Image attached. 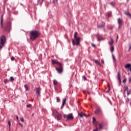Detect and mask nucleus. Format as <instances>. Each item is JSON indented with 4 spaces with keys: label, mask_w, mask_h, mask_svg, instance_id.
I'll return each mask as SVG.
<instances>
[{
    "label": "nucleus",
    "mask_w": 131,
    "mask_h": 131,
    "mask_svg": "<svg viewBox=\"0 0 131 131\" xmlns=\"http://www.w3.org/2000/svg\"><path fill=\"white\" fill-rule=\"evenodd\" d=\"M40 35V32L38 30H33L30 32V38L31 40H35Z\"/></svg>",
    "instance_id": "f257e3e1"
},
{
    "label": "nucleus",
    "mask_w": 131,
    "mask_h": 131,
    "mask_svg": "<svg viewBox=\"0 0 131 131\" xmlns=\"http://www.w3.org/2000/svg\"><path fill=\"white\" fill-rule=\"evenodd\" d=\"M74 39L72 40L73 46H79L80 43V38L77 37V32H76L74 34Z\"/></svg>",
    "instance_id": "f03ea898"
},
{
    "label": "nucleus",
    "mask_w": 131,
    "mask_h": 131,
    "mask_svg": "<svg viewBox=\"0 0 131 131\" xmlns=\"http://www.w3.org/2000/svg\"><path fill=\"white\" fill-rule=\"evenodd\" d=\"M6 41L7 39L5 35H3L0 37V51H1L2 49L4 47V46H5Z\"/></svg>",
    "instance_id": "7ed1b4c3"
},
{
    "label": "nucleus",
    "mask_w": 131,
    "mask_h": 131,
    "mask_svg": "<svg viewBox=\"0 0 131 131\" xmlns=\"http://www.w3.org/2000/svg\"><path fill=\"white\" fill-rule=\"evenodd\" d=\"M95 127L98 130V131H101L103 129V127H104V123L97 122L95 124Z\"/></svg>",
    "instance_id": "20e7f679"
},
{
    "label": "nucleus",
    "mask_w": 131,
    "mask_h": 131,
    "mask_svg": "<svg viewBox=\"0 0 131 131\" xmlns=\"http://www.w3.org/2000/svg\"><path fill=\"white\" fill-rule=\"evenodd\" d=\"M54 85H57V86L55 87V90L56 92H58L59 90H61V84H59L58 81L56 80H53Z\"/></svg>",
    "instance_id": "39448f33"
},
{
    "label": "nucleus",
    "mask_w": 131,
    "mask_h": 131,
    "mask_svg": "<svg viewBox=\"0 0 131 131\" xmlns=\"http://www.w3.org/2000/svg\"><path fill=\"white\" fill-rule=\"evenodd\" d=\"M53 113L54 114L55 119H57V120H61V119H62V115L57 112V111H54Z\"/></svg>",
    "instance_id": "423d86ee"
},
{
    "label": "nucleus",
    "mask_w": 131,
    "mask_h": 131,
    "mask_svg": "<svg viewBox=\"0 0 131 131\" xmlns=\"http://www.w3.org/2000/svg\"><path fill=\"white\" fill-rule=\"evenodd\" d=\"M94 113L96 114V115H99V116L103 115V112H102V109L99 106L96 108Z\"/></svg>",
    "instance_id": "0eeeda50"
},
{
    "label": "nucleus",
    "mask_w": 131,
    "mask_h": 131,
    "mask_svg": "<svg viewBox=\"0 0 131 131\" xmlns=\"http://www.w3.org/2000/svg\"><path fill=\"white\" fill-rule=\"evenodd\" d=\"M35 91L37 97H40V92L41 91V88L40 87L35 88Z\"/></svg>",
    "instance_id": "6e6552de"
},
{
    "label": "nucleus",
    "mask_w": 131,
    "mask_h": 131,
    "mask_svg": "<svg viewBox=\"0 0 131 131\" xmlns=\"http://www.w3.org/2000/svg\"><path fill=\"white\" fill-rule=\"evenodd\" d=\"M64 118H67V120H72L73 119V115L72 114H69L68 115H63Z\"/></svg>",
    "instance_id": "1a4fd4ad"
},
{
    "label": "nucleus",
    "mask_w": 131,
    "mask_h": 131,
    "mask_svg": "<svg viewBox=\"0 0 131 131\" xmlns=\"http://www.w3.org/2000/svg\"><path fill=\"white\" fill-rule=\"evenodd\" d=\"M58 66L59 68H56V70L57 71L58 73L61 74L63 72V67L62 66V63Z\"/></svg>",
    "instance_id": "9d476101"
},
{
    "label": "nucleus",
    "mask_w": 131,
    "mask_h": 131,
    "mask_svg": "<svg viewBox=\"0 0 131 131\" xmlns=\"http://www.w3.org/2000/svg\"><path fill=\"white\" fill-rule=\"evenodd\" d=\"M11 25H12V23L11 21H9L7 24V26L4 28V30L6 31V30H8L9 28H11Z\"/></svg>",
    "instance_id": "9b49d317"
},
{
    "label": "nucleus",
    "mask_w": 131,
    "mask_h": 131,
    "mask_svg": "<svg viewBox=\"0 0 131 131\" xmlns=\"http://www.w3.org/2000/svg\"><path fill=\"white\" fill-rule=\"evenodd\" d=\"M117 21H118V24L119 25L118 29H119V28H120V27H121V25H122V22H123V21H122V20L121 19H120V18H118Z\"/></svg>",
    "instance_id": "f8f14e48"
},
{
    "label": "nucleus",
    "mask_w": 131,
    "mask_h": 131,
    "mask_svg": "<svg viewBox=\"0 0 131 131\" xmlns=\"http://www.w3.org/2000/svg\"><path fill=\"white\" fill-rule=\"evenodd\" d=\"M52 64H56V65H58V66H59V65H61V62H58V61H57L55 59H52Z\"/></svg>",
    "instance_id": "ddd939ff"
},
{
    "label": "nucleus",
    "mask_w": 131,
    "mask_h": 131,
    "mask_svg": "<svg viewBox=\"0 0 131 131\" xmlns=\"http://www.w3.org/2000/svg\"><path fill=\"white\" fill-rule=\"evenodd\" d=\"M117 79L118 80L119 83H121V76H120V72H118L117 73Z\"/></svg>",
    "instance_id": "4468645a"
},
{
    "label": "nucleus",
    "mask_w": 131,
    "mask_h": 131,
    "mask_svg": "<svg viewBox=\"0 0 131 131\" xmlns=\"http://www.w3.org/2000/svg\"><path fill=\"white\" fill-rule=\"evenodd\" d=\"M4 16L3 15H2V17H1V21H0V24H1V27L2 28H4V25H3V23H4Z\"/></svg>",
    "instance_id": "2eb2a0df"
},
{
    "label": "nucleus",
    "mask_w": 131,
    "mask_h": 131,
    "mask_svg": "<svg viewBox=\"0 0 131 131\" xmlns=\"http://www.w3.org/2000/svg\"><path fill=\"white\" fill-rule=\"evenodd\" d=\"M125 68L126 69H129V71L131 72V64L130 63H127L125 66Z\"/></svg>",
    "instance_id": "dca6fc26"
},
{
    "label": "nucleus",
    "mask_w": 131,
    "mask_h": 131,
    "mask_svg": "<svg viewBox=\"0 0 131 131\" xmlns=\"http://www.w3.org/2000/svg\"><path fill=\"white\" fill-rule=\"evenodd\" d=\"M94 62L96 65H99L100 67H102V68L104 67V66L101 64V63H100V61H99L98 60H95Z\"/></svg>",
    "instance_id": "f3484780"
},
{
    "label": "nucleus",
    "mask_w": 131,
    "mask_h": 131,
    "mask_svg": "<svg viewBox=\"0 0 131 131\" xmlns=\"http://www.w3.org/2000/svg\"><path fill=\"white\" fill-rule=\"evenodd\" d=\"M105 22L101 21V25L97 26L98 28H104L105 27Z\"/></svg>",
    "instance_id": "a211bd4d"
},
{
    "label": "nucleus",
    "mask_w": 131,
    "mask_h": 131,
    "mask_svg": "<svg viewBox=\"0 0 131 131\" xmlns=\"http://www.w3.org/2000/svg\"><path fill=\"white\" fill-rule=\"evenodd\" d=\"M97 40H98V41H101V40H103V37H102V36H101L100 35H97Z\"/></svg>",
    "instance_id": "6ab92c4d"
},
{
    "label": "nucleus",
    "mask_w": 131,
    "mask_h": 131,
    "mask_svg": "<svg viewBox=\"0 0 131 131\" xmlns=\"http://www.w3.org/2000/svg\"><path fill=\"white\" fill-rule=\"evenodd\" d=\"M78 116H80V117H81V118H82L83 117V116H85V114L82 112H80V113H78Z\"/></svg>",
    "instance_id": "aec40b11"
},
{
    "label": "nucleus",
    "mask_w": 131,
    "mask_h": 131,
    "mask_svg": "<svg viewBox=\"0 0 131 131\" xmlns=\"http://www.w3.org/2000/svg\"><path fill=\"white\" fill-rule=\"evenodd\" d=\"M125 14L126 15V16H128L130 18H131V14L128 12V10L124 11Z\"/></svg>",
    "instance_id": "412c9836"
},
{
    "label": "nucleus",
    "mask_w": 131,
    "mask_h": 131,
    "mask_svg": "<svg viewBox=\"0 0 131 131\" xmlns=\"http://www.w3.org/2000/svg\"><path fill=\"white\" fill-rule=\"evenodd\" d=\"M24 88L26 90V92H28V91L29 90V87L28 86V85L27 84H25Z\"/></svg>",
    "instance_id": "4be33fe9"
},
{
    "label": "nucleus",
    "mask_w": 131,
    "mask_h": 131,
    "mask_svg": "<svg viewBox=\"0 0 131 131\" xmlns=\"http://www.w3.org/2000/svg\"><path fill=\"white\" fill-rule=\"evenodd\" d=\"M106 16L107 17H111L112 16V12H108L106 13Z\"/></svg>",
    "instance_id": "5701e85b"
},
{
    "label": "nucleus",
    "mask_w": 131,
    "mask_h": 131,
    "mask_svg": "<svg viewBox=\"0 0 131 131\" xmlns=\"http://www.w3.org/2000/svg\"><path fill=\"white\" fill-rule=\"evenodd\" d=\"M114 42V41L113 40V38H111V41L108 42V43L110 46H112L113 45V43Z\"/></svg>",
    "instance_id": "b1692460"
},
{
    "label": "nucleus",
    "mask_w": 131,
    "mask_h": 131,
    "mask_svg": "<svg viewBox=\"0 0 131 131\" xmlns=\"http://www.w3.org/2000/svg\"><path fill=\"white\" fill-rule=\"evenodd\" d=\"M124 91V92H127L128 91V87H127V86L125 85L123 88Z\"/></svg>",
    "instance_id": "393cba45"
},
{
    "label": "nucleus",
    "mask_w": 131,
    "mask_h": 131,
    "mask_svg": "<svg viewBox=\"0 0 131 131\" xmlns=\"http://www.w3.org/2000/svg\"><path fill=\"white\" fill-rule=\"evenodd\" d=\"M65 103H66V99H63L62 100V106H64L65 105Z\"/></svg>",
    "instance_id": "a878e982"
},
{
    "label": "nucleus",
    "mask_w": 131,
    "mask_h": 131,
    "mask_svg": "<svg viewBox=\"0 0 131 131\" xmlns=\"http://www.w3.org/2000/svg\"><path fill=\"white\" fill-rule=\"evenodd\" d=\"M114 51V47L111 46V52L112 53Z\"/></svg>",
    "instance_id": "bb28decb"
},
{
    "label": "nucleus",
    "mask_w": 131,
    "mask_h": 131,
    "mask_svg": "<svg viewBox=\"0 0 131 131\" xmlns=\"http://www.w3.org/2000/svg\"><path fill=\"white\" fill-rule=\"evenodd\" d=\"M8 124L9 126V130H11V121H9L8 122Z\"/></svg>",
    "instance_id": "cd10ccee"
},
{
    "label": "nucleus",
    "mask_w": 131,
    "mask_h": 131,
    "mask_svg": "<svg viewBox=\"0 0 131 131\" xmlns=\"http://www.w3.org/2000/svg\"><path fill=\"white\" fill-rule=\"evenodd\" d=\"M9 80H10V81H14V77H10L9 78Z\"/></svg>",
    "instance_id": "c85d7f7f"
},
{
    "label": "nucleus",
    "mask_w": 131,
    "mask_h": 131,
    "mask_svg": "<svg viewBox=\"0 0 131 131\" xmlns=\"http://www.w3.org/2000/svg\"><path fill=\"white\" fill-rule=\"evenodd\" d=\"M92 121L93 123H95V122H96V118H95V117L92 118Z\"/></svg>",
    "instance_id": "c756f323"
},
{
    "label": "nucleus",
    "mask_w": 131,
    "mask_h": 131,
    "mask_svg": "<svg viewBox=\"0 0 131 131\" xmlns=\"http://www.w3.org/2000/svg\"><path fill=\"white\" fill-rule=\"evenodd\" d=\"M110 5H111L112 6H114L115 5V2H112L110 3Z\"/></svg>",
    "instance_id": "7c9ffc66"
},
{
    "label": "nucleus",
    "mask_w": 131,
    "mask_h": 131,
    "mask_svg": "<svg viewBox=\"0 0 131 131\" xmlns=\"http://www.w3.org/2000/svg\"><path fill=\"white\" fill-rule=\"evenodd\" d=\"M20 120L21 122H24V118H23V117L20 118Z\"/></svg>",
    "instance_id": "2f4dec72"
},
{
    "label": "nucleus",
    "mask_w": 131,
    "mask_h": 131,
    "mask_svg": "<svg viewBox=\"0 0 131 131\" xmlns=\"http://www.w3.org/2000/svg\"><path fill=\"white\" fill-rule=\"evenodd\" d=\"M53 4H56V3H58V0H53Z\"/></svg>",
    "instance_id": "473e14b6"
},
{
    "label": "nucleus",
    "mask_w": 131,
    "mask_h": 131,
    "mask_svg": "<svg viewBox=\"0 0 131 131\" xmlns=\"http://www.w3.org/2000/svg\"><path fill=\"white\" fill-rule=\"evenodd\" d=\"M11 61H14L15 60V57H14V56H12L11 57Z\"/></svg>",
    "instance_id": "72a5a7b5"
},
{
    "label": "nucleus",
    "mask_w": 131,
    "mask_h": 131,
    "mask_svg": "<svg viewBox=\"0 0 131 131\" xmlns=\"http://www.w3.org/2000/svg\"><path fill=\"white\" fill-rule=\"evenodd\" d=\"M113 59L114 61H115L116 59H115V56H114V55H112Z\"/></svg>",
    "instance_id": "f704fd0d"
},
{
    "label": "nucleus",
    "mask_w": 131,
    "mask_h": 131,
    "mask_svg": "<svg viewBox=\"0 0 131 131\" xmlns=\"http://www.w3.org/2000/svg\"><path fill=\"white\" fill-rule=\"evenodd\" d=\"M4 82L5 83H8V79H5Z\"/></svg>",
    "instance_id": "c9c22d12"
},
{
    "label": "nucleus",
    "mask_w": 131,
    "mask_h": 131,
    "mask_svg": "<svg viewBox=\"0 0 131 131\" xmlns=\"http://www.w3.org/2000/svg\"><path fill=\"white\" fill-rule=\"evenodd\" d=\"M27 108H30L31 107V104H29L27 105Z\"/></svg>",
    "instance_id": "e433bc0d"
},
{
    "label": "nucleus",
    "mask_w": 131,
    "mask_h": 131,
    "mask_svg": "<svg viewBox=\"0 0 131 131\" xmlns=\"http://www.w3.org/2000/svg\"><path fill=\"white\" fill-rule=\"evenodd\" d=\"M82 78H83L84 80H86V77H85V76H82Z\"/></svg>",
    "instance_id": "4c0bfd02"
},
{
    "label": "nucleus",
    "mask_w": 131,
    "mask_h": 131,
    "mask_svg": "<svg viewBox=\"0 0 131 131\" xmlns=\"http://www.w3.org/2000/svg\"><path fill=\"white\" fill-rule=\"evenodd\" d=\"M101 64H104V59H101Z\"/></svg>",
    "instance_id": "58836bf2"
},
{
    "label": "nucleus",
    "mask_w": 131,
    "mask_h": 131,
    "mask_svg": "<svg viewBox=\"0 0 131 131\" xmlns=\"http://www.w3.org/2000/svg\"><path fill=\"white\" fill-rule=\"evenodd\" d=\"M92 47H93V48H95L96 47V45H95V44H92Z\"/></svg>",
    "instance_id": "ea45409f"
},
{
    "label": "nucleus",
    "mask_w": 131,
    "mask_h": 131,
    "mask_svg": "<svg viewBox=\"0 0 131 131\" xmlns=\"http://www.w3.org/2000/svg\"><path fill=\"white\" fill-rule=\"evenodd\" d=\"M19 125L21 126V127H23V124L21 123H19Z\"/></svg>",
    "instance_id": "a19ab883"
},
{
    "label": "nucleus",
    "mask_w": 131,
    "mask_h": 131,
    "mask_svg": "<svg viewBox=\"0 0 131 131\" xmlns=\"http://www.w3.org/2000/svg\"><path fill=\"white\" fill-rule=\"evenodd\" d=\"M123 82H126V79H124L123 80Z\"/></svg>",
    "instance_id": "79ce46f5"
},
{
    "label": "nucleus",
    "mask_w": 131,
    "mask_h": 131,
    "mask_svg": "<svg viewBox=\"0 0 131 131\" xmlns=\"http://www.w3.org/2000/svg\"><path fill=\"white\" fill-rule=\"evenodd\" d=\"M126 101L127 103H128L129 102V99H127Z\"/></svg>",
    "instance_id": "37998d69"
},
{
    "label": "nucleus",
    "mask_w": 131,
    "mask_h": 131,
    "mask_svg": "<svg viewBox=\"0 0 131 131\" xmlns=\"http://www.w3.org/2000/svg\"><path fill=\"white\" fill-rule=\"evenodd\" d=\"M57 102L59 103V102H60V99H57Z\"/></svg>",
    "instance_id": "c03bdc74"
},
{
    "label": "nucleus",
    "mask_w": 131,
    "mask_h": 131,
    "mask_svg": "<svg viewBox=\"0 0 131 131\" xmlns=\"http://www.w3.org/2000/svg\"><path fill=\"white\" fill-rule=\"evenodd\" d=\"M93 131H99V130L96 128H95V129H94Z\"/></svg>",
    "instance_id": "a18cd8bd"
},
{
    "label": "nucleus",
    "mask_w": 131,
    "mask_h": 131,
    "mask_svg": "<svg viewBox=\"0 0 131 131\" xmlns=\"http://www.w3.org/2000/svg\"><path fill=\"white\" fill-rule=\"evenodd\" d=\"M128 80H129V82H130V81H131V77H129L128 78Z\"/></svg>",
    "instance_id": "49530a36"
},
{
    "label": "nucleus",
    "mask_w": 131,
    "mask_h": 131,
    "mask_svg": "<svg viewBox=\"0 0 131 131\" xmlns=\"http://www.w3.org/2000/svg\"><path fill=\"white\" fill-rule=\"evenodd\" d=\"M130 50H131V45H130V47H129L128 51H129Z\"/></svg>",
    "instance_id": "de8ad7c7"
},
{
    "label": "nucleus",
    "mask_w": 131,
    "mask_h": 131,
    "mask_svg": "<svg viewBox=\"0 0 131 131\" xmlns=\"http://www.w3.org/2000/svg\"><path fill=\"white\" fill-rule=\"evenodd\" d=\"M40 2V0H37L38 4H39V2Z\"/></svg>",
    "instance_id": "09e8293b"
},
{
    "label": "nucleus",
    "mask_w": 131,
    "mask_h": 131,
    "mask_svg": "<svg viewBox=\"0 0 131 131\" xmlns=\"http://www.w3.org/2000/svg\"><path fill=\"white\" fill-rule=\"evenodd\" d=\"M16 119L18 120L19 119V117H18V116H16Z\"/></svg>",
    "instance_id": "8fccbe9b"
},
{
    "label": "nucleus",
    "mask_w": 131,
    "mask_h": 131,
    "mask_svg": "<svg viewBox=\"0 0 131 131\" xmlns=\"http://www.w3.org/2000/svg\"><path fill=\"white\" fill-rule=\"evenodd\" d=\"M4 102H7V100H4Z\"/></svg>",
    "instance_id": "3c124183"
},
{
    "label": "nucleus",
    "mask_w": 131,
    "mask_h": 131,
    "mask_svg": "<svg viewBox=\"0 0 131 131\" xmlns=\"http://www.w3.org/2000/svg\"><path fill=\"white\" fill-rule=\"evenodd\" d=\"M117 38H118V36H117Z\"/></svg>",
    "instance_id": "603ef678"
},
{
    "label": "nucleus",
    "mask_w": 131,
    "mask_h": 131,
    "mask_svg": "<svg viewBox=\"0 0 131 131\" xmlns=\"http://www.w3.org/2000/svg\"><path fill=\"white\" fill-rule=\"evenodd\" d=\"M75 131H77L76 130Z\"/></svg>",
    "instance_id": "864d4df0"
}]
</instances>
